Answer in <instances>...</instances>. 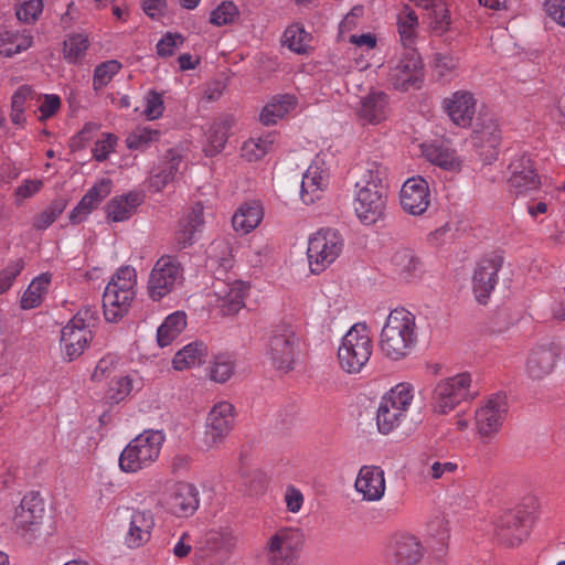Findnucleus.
I'll use <instances>...</instances> for the list:
<instances>
[{
	"mask_svg": "<svg viewBox=\"0 0 565 565\" xmlns=\"http://www.w3.org/2000/svg\"><path fill=\"white\" fill-rule=\"evenodd\" d=\"M164 436L158 430H146L134 438L121 451L119 467L125 472H137L154 462Z\"/></svg>",
	"mask_w": 565,
	"mask_h": 565,
	"instance_id": "3",
	"label": "nucleus"
},
{
	"mask_svg": "<svg viewBox=\"0 0 565 565\" xmlns=\"http://www.w3.org/2000/svg\"><path fill=\"white\" fill-rule=\"evenodd\" d=\"M238 14L237 7L232 1H223L211 12L210 22L215 25H225L234 20Z\"/></svg>",
	"mask_w": 565,
	"mask_h": 565,
	"instance_id": "51",
	"label": "nucleus"
},
{
	"mask_svg": "<svg viewBox=\"0 0 565 565\" xmlns=\"http://www.w3.org/2000/svg\"><path fill=\"white\" fill-rule=\"evenodd\" d=\"M132 383L128 376H119L111 381L108 396L115 402L124 399L131 391Z\"/></svg>",
	"mask_w": 565,
	"mask_h": 565,
	"instance_id": "60",
	"label": "nucleus"
},
{
	"mask_svg": "<svg viewBox=\"0 0 565 565\" xmlns=\"http://www.w3.org/2000/svg\"><path fill=\"white\" fill-rule=\"evenodd\" d=\"M43 10L42 0H22L17 10V18L20 21L32 23L34 22Z\"/></svg>",
	"mask_w": 565,
	"mask_h": 565,
	"instance_id": "53",
	"label": "nucleus"
},
{
	"mask_svg": "<svg viewBox=\"0 0 565 565\" xmlns=\"http://www.w3.org/2000/svg\"><path fill=\"white\" fill-rule=\"evenodd\" d=\"M417 24V15L413 10L407 11L405 17L398 20V32L404 45L413 42Z\"/></svg>",
	"mask_w": 565,
	"mask_h": 565,
	"instance_id": "55",
	"label": "nucleus"
},
{
	"mask_svg": "<svg viewBox=\"0 0 565 565\" xmlns=\"http://www.w3.org/2000/svg\"><path fill=\"white\" fill-rule=\"evenodd\" d=\"M97 207L94 202H92L90 196H83L78 204L73 209L70 213V221L73 224H78L83 222L86 216Z\"/></svg>",
	"mask_w": 565,
	"mask_h": 565,
	"instance_id": "61",
	"label": "nucleus"
},
{
	"mask_svg": "<svg viewBox=\"0 0 565 565\" xmlns=\"http://www.w3.org/2000/svg\"><path fill=\"white\" fill-rule=\"evenodd\" d=\"M471 376L460 373L440 381L433 393L434 411L439 414L451 412L458 404L470 396Z\"/></svg>",
	"mask_w": 565,
	"mask_h": 565,
	"instance_id": "9",
	"label": "nucleus"
},
{
	"mask_svg": "<svg viewBox=\"0 0 565 565\" xmlns=\"http://www.w3.org/2000/svg\"><path fill=\"white\" fill-rule=\"evenodd\" d=\"M307 35V32L299 24H292L286 29L282 43L291 51L300 54L306 52L305 39Z\"/></svg>",
	"mask_w": 565,
	"mask_h": 565,
	"instance_id": "48",
	"label": "nucleus"
},
{
	"mask_svg": "<svg viewBox=\"0 0 565 565\" xmlns=\"http://www.w3.org/2000/svg\"><path fill=\"white\" fill-rule=\"evenodd\" d=\"M183 280V267L173 256L163 255L154 264L148 279V295L159 301Z\"/></svg>",
	"mask_w": 565,
	"mask_h": 565,
	"instance_id": "7",
	"label": "nucleus"
},
{
	"mask_svg": "<svg viewBox=\"0 0 565 565\" xmlns=\"http://www.w3.org/2000/svg\"><path fill=\"white\" fill-rule=\"evenodd\" d=\"M559 356L558 348L553 343L537 344L529 352L525 372L532 380H543L550 375Z\"/></svg>",
	"mask_w": 565,
	"mask_h": 565,
	"instance_id": "18",
	"label": "nucleus"
},
{
	"mask_svg": "<svg viewBox=\"0 0 565 565\" xmlns=\"http://www.w3.org/2000/svg\"><path fill=\"white\" fill-rule=\"evenodd\" d=\"M423 79V63L419 53L412 47H405L397 63L391 68L390 81L394 88L406 92L419 88Z\"/></svg>",
	"mask_w": 565,
	"mask_h": 565,
	"instance_id": "13",
	"label": "nucleus"
},
{
	"mask_svg": "<svg viewBox=\"0 0 565 565\" xmlns=\"http://www.w3.org/2000/svg\"><path fill=\"white\" fill-rule=\"evenodd\" d=\"M507 412L504 395H495L484 406L476 411V425L481 436L488 437L499 431L503 414Z\"/></svg>",
	"mask_w": 565,
	"mask_h": 565,
	"instance_id": "20",
	"label": "nucleus"
},
{
	"mask_svg": "<svg viewBox=\"0 0 565 565\" xmlns=\"http://www.w3.org/2000/svg\"><path fill=\"white\" fill-rule=\"evenodd\" d=\"M386 168L377 161H367L355 183L354 211L365 225L375 224L385 215L388 191L384 181Z\"/></svg>",
	"mask_w": 565,
	"mask_h": 565,
	"instance_id": "1",
	"label": "nucleus"
},
{
	"mask_svg": "<svg viewBox=\"0 0 565 565\" xmlns=\"http://www.w3.org/2000/svg\"><path fill=\"white\" fill-rule=\"evenodd\" d=\"M24 268V262L22 258L14 259L8 264V266L0 270V295L8 291L15 278L20 275Z\"/></svg>",
	"mask_w": 565,
	"mask_h": 565,
	"instance_id": "50",
	"label": "nucleus"
},
{
	"mask_svg": "<svg viewBox=\"0 0 565 565\" xmlns=\"http://www.w3.org/2000/svg\"><path fill=\"white\" fill-rule=\"evenodd\" d=\"M232 125L233 118L225 117L215 120L213 125L210 127L207 138L211 147L213 148V151L218 152L224 148Z\"/></svg>",
	"mask_w": 565,
	"mask_h": 565,
	"instance_id": "42",
	"label": "nucleus"
},
{
	"mask_svg": "<svg viewBox=\"0 0 565 565\" xmlns=\"http://www.w3.org/2000/svg\"><path fill=\"white\" fill-rule=\"evenodd\" d=\"M186 327V316L184 312L177 311L166 318L158 328L157 341L160 347L169 345Z\"/></svg>",
	"mask_w": 565,
	"mask_h": 565,
	"instance_id": "35",
	"label": "nucleus"
},
{
	"mask_svg": "<svg viewBox=\"0 0 565 565\" xmlns=\"http://www.w3.org/2000/svg\"><path fill=\"white\" fill-rule=\"evenodd\" d=\"M136 291H116L115 287H106L103 295V309L108 322H117L127 315Z\"/></svg>",
	"mask_w": 565,
	"mask_h": 565,
	"instance_id": "27",
	"label": "nucleus"
},
{
	"mask_svg": "<svg viewBox=\"0 0 565 565\" xmlns=\"http://www.w3.org/2000/svg\"><path fill=\"white\" fill-rule=\"evenodd\" d=\"M425 554L422 542L413 534H394L386 544L385 557L390 565H418Z\"/></svg>",
	"mask_w": 565,
	"mask_h": 565,
	"instance_id": "14",
	"label": "nucleus"
},
{
	"mask_svg": "<svg viewBox=\"0 0 565 565\" xmlns=\"http://www.w3.org/2000/svg\"><path fill=\"white\" fill-rule=\"evenodd\" d=\"M297 98L290 94L274 96L263 108L259 120L262 124L269 126L275 125L286 114L295 108Z\"/></svg>",
	"mask_w": 565,
	"mask_h": 565,
	"instance_id": "30",
	"label": "nucleus"
},
{
	"mask_svg": "<svg viewBox=\"0 0 565 565\" xmlns=\"http://www.w3.org/2000/svg\"><path fill=\"white\" fill-rule=\"evenodd\" d=\"M511 175L509 184L519 194H527L541 188V177L537 174L533 160L522 154L515 158L509 166Z\"/></svg>",
	"mask_w": 565,
	"mask_h": 565,
	"instance_id": "16",
	"label": "nucleus"
},
{
	"mask_svg": "<svg viewBox=\"0 0 565 565\" xmlns=\"http://www.w3.org/2000/svg\"><path fill=\"white\" fill-rule=\"evenodd\" d=\"M66 206H67L66 199H64V198L54 199L50 203V205L38 215L35 222H34V227L38 230L47 228L64 212Z\"/></svg>",
	"mask_w": 565,
	"mask_h": 565,
	"instance_id": "43",
	"label": "nucleus"
},
{
	"mask_svg": "<svg viewBox=\"0 0 565 565\" xmlns=\"http://www.w3.org/2000/svg\"><path fill=\"white\" fill-rule=\"evenodd\" d=\"M164 110L162 95L156 90H150L146 96L145 116L150 119L159 118Z\"/></svg>",
	"mask_w": 565,
	"mask_h": 565,
	"instance_id": "56",
	"label": "nucleus"
},
{
	"mask_svg": "<svg viewBox=\"0 0 565 565\" xmlns=\"http://www.w3.org/2000/svg\"><path fill=\"white\" fill-rule=\"evenodd\" d=\"M412 399V387L407 383L397 384L383 396L376 413V425L381 434H390L401 425Z\"/></svg>",
	"mask_w": 565,
	"mask_h": 565,
	"instance_id": "5",
	"label": "nucleus"
},
{
	"mask_svg": "<svg viewBox=\"0 0 565 565\" xmlns=\"http://www.w3.org/2000/svg\"><path fill=\"white\" fill-rule=\"evenodd\" d=\"M275 141L276 134L274 132L257 139H249L243 145L242 156L248 161H257L273 150Z\"/></svg>",
	"mask_w": 565,
	"mask_h": 565,
	"instance_id": "40",
	"label": "nucleus"
},
{
	"mask_svg": "<svg viewBox=\"0 0 565 565\" xmlns=\"http://www.w3.org/2000/svg\"><path fill=\"white\" fill-rule=\"evenodd\" d=\"M110 191L111 181L109 179H102L86 192L85 196H90L92 202L98 206L110 194Z\"/></svg>",
	"mask_w": 565,
	"mask_h": 565,
	"instance_id": "63",
	"label": "nucleus"
},
{
	"mask_svg": "<svg viewBox=\"0 0 565 565\" xmlns=\"http://www.w3.org/2000/svg\"><path fill=\"white\" fill-rule=\"evenodd\" d=\"M45 516L44 501L38 492H30L23 497L15 513V523L19 527L39 532Z\"/></svg>",
	"mask_w": 565,
	"mask_h": 565,
	"instance_id": "21",
	"label": "nucleus"
},
{
	"mask_svg": "<svg viewBox=\"0 0 565 565\" xmlns=\"http://www.w3.org/2000/svg\"><path fill=\"white\" fill-rule=\"evenodd\" d=\"M303 544V534L298 529L282 527L271 535L264 555L268 565H292Z\"/></svg>",
	"mask_w": 565,
	"mask_h": 565,
	"instance_id": "8",
	"label": "nucleus"
},
{
	"mask_svg": "<svg viewBox=\"0 0 565 565\" xmlns=\"http://www.w3.org/2000/svg\"><path fill=\"white\" fill-rule=\"evenodd\" d=\"M196 488L188 482H178L164 497L163 507L179 518L192 515L199 507Z\"/></svg>",
	"mask_w": 565,
	"mask_h": 565,
	"instance_id": "17",
	"label": "nucleus"
},
{
	"mask_svg": "<svg viewBox=\"0 0 565 565\" xmlns=\"http://www.w3.org/2000/svg\"><path fill=\"white\" fill-rule=\"evenodd\" d=\"M203 205L195 203L188 216L180 222V228L174 236L175 249L181 250L193 244L194 234L204 225Z\"/></svg>",
	"mask_w": 565,
	"mask_h": 565,
	"instance_id": "28",
	"label": "nucleus"
},
{
	"mask_svg": "<svg viewBox=\"0 0 565 565\" xmlns=\"http://www.w3.org/2000/svg\"><path fill=\"white\" fill-rule=\"evenodd\" d=\"M210 543L214 550L230 554L236 548L238 537L232 531H224L214 533Z\"/></svg>",
	"mask_w": 565,
	"mask_h": 565,
	"instance_id": "52",
	"label": "nucleus"
},
{
	"mask_svg": "<svg viewBox=\"0 0 565 565\" xmlns=\"http://www.w3.org/2000/svg\"><path fill=\"white\" fill-rule=\"evenodd\" d=\"M355 489L366 501H379L385 493L384 471L379 466L361 467L356 480Z\"/></svg>",
	"mask_w": 565,
	"mask_h": 565,
	"instance_id": "22",
	"label": "nucleus"
},
{
	"mask_svg": "<svg viewBox=\"0 0 565 565\" xmlns=\"http://www.w3.org/2000/svg\"><path fill=\"white\" fill-rule=\"evenodd\" d=\"M533 519V513L524 507L505 511L497 522L498 540L509 547L519 545L527 536V527Z\"/></svg>",
	"mask_w": 565,
	"mask_h": 565,
	"instance_id": "11",
	"label": "nucleus"
},
{
	"mask_svg": "<svg viewBox=\"0 0 565 565\" xmlns=\"http://www.w3.org/2000/svg\"><path fill=\"white\" fill-rule=\"evenodd\" d=\"M391 263L394 274L401 279H409L420 266L418 257L408 248L396 250L392 256Z\"/></svg>",
	"mask_w": 565,
	"mask_h": 565,
	"instance_id": "38",
	"label": "nucleus"
},
{
	"mask_svg": "<svg viewBox=\"0 0 565 565\" xmlns=\"http://www.w3.org/2000/svg\"><path fill=\"white\" fill-rule=\"evenodd\" d=\"M372 340L367 327L356 323L344 334L338 349V360L347 373H359L372 354Z\"/></svg>",
	"mask_w": 565,
	"mask_h": 565,
	"instance_id": "4",
	"label": "nucleus"
},
{
	"mask_svg": "<svg viewBox=\"0 0 565 565\" xmlns=\"http://www.w3.org/2000/svg\"><path fill=\"white\" fill-rule=\"evenodd\" d=\"M390 114L388 96L384 92L371 90L360 100V107L356 110L358 117L372 125H377L385 120Z\"/></svg>",
	"mask_w": 565,
	"mask_h": 565,
	"instance_id": "24",
	"label": "nucleus"
},
{
	"mask_svg": "<svg viewBox=\"0 0 565 565\" xmlns=\"http://www.w3.org/2000/svg\"><path fill=\"white\" fill-rule=\"evenodd\" d=\"M248 286L242 281H234L232 285H224L215 291L216 296L223 300L222 312L224 315H235L244 306V299L247 294Z\"/></svg>",
	"mask_w": 565,
	"mask_h": 565,
	"instance_id": "31",
	"label": "nucleus"
},
{
	"mask_svg": "<svg viewBox=\"0 0 565 565\" xmlns=\"http://www.w3.org/2000/svg\"><path fill=\"white\" fill-rule=\"evenodd\" d=\"M433 28L440 33L446 32L450 25V12L443 3H433Z\"/></svg>",
	"mask_w": 565,
	"mask_h": 565,
	"instance_id": "59",
	"label": "nucleus"
},
{
	"mask_svg": "<svg viewBox=\"0 0 565 565\" xmlns=\"http://www.w3.org/2000/svg\"><path fill=\"white\" fill-rule=\"evenodd\" d=\"M32 44L31 38L21 36L18 33L4 31L0 33V54L11 57L28 50Z\"/></svg>",
	"mask_w": 565,
	"mask_h": 565,
	"instance_id": "41",
	"label": "nucleus"
},
{
	"mask_svg": "<svg viewBox=\"0 0 565 565\" xmlns=\"http://www.w3.org/2000/svg\"><path fill=\"white\" fill-rule=\"evenodd\" d=\"M473 139L476 145L481 148H489L491 158L498 156V146L500 145L501 136L498 124L492 115L479 114L477 122L473 128Z\"/></svg>",
	"mask_w": 565,
	"mask_h": 565,
	"instance_id": "26",
	"label": "nucleus"
},
{
	"mask_svg": "<svg viewBox=\"0 0 565 565\" xmlns=\"http://www.w3.org/2000/svg\"><path fill=\"white\" fill-rule=\"evenodd\" d=\"M543 7L548 17L565 26V0H543Z\"/></svg>",
	"mask_w": 565,
	"mask_h": 565,
	"instance_id": "62",
	"label": "nucleus"
},
{
	"mask_svg": "<svg viewBox=\"0 0 565 565\" xmlns=\"http://www.w3.org/2000/svg\"><path fill=\"white\" fill-rule=\"evenodd\" d=\"M445 109L450 119L459 127H469L476 114V99L469 92H456L445 99Z\"/></svg>",
	"mask_w": 565,
	"mask_h": 565,
	"instance_id": "23",
	"label": "nucleus"
},
{
	"mask_svg": "<svg viewBox=\"0 0 565 565\" xmlns=\"http://www.w3.org/2000/svg\"><path fill=\"white\" fill-rule=\"evenodd\" d=\"M158 136L157 130L139 129L127 137L126 143L129 149H143Z\"/></svg>",
	"mask_w": 565,
	"mask_h": 565,
	"instance_id": "57",
	"label": "nucleus"
},
{
	"mask_svg": "<svg viewBox=\"0 0 565 565\" xmlns=\"http://www.w3.org/2000/svg\"><path fill=\"white\" fill-rule=\"evenodd\" d=\"M234 373V363L228 356L220 355L215 358V361L211 367V380L224 383Z\"/></svg>",
	"mask_w": 565,
	"mask_h": 565,
	"instance_id": "49",
	"label": "nucleus"
},
{
	"mask_svg": "<svg viewBox=\"0 0 565 565\" xmlns=\"http://www.w3.org/2000/svg\"><path fill=\"white\" fill-rule=\"evenodd\" d=\"M326 185V180L318 167H309L302 177L300 196L303 203L312 204Z\"/></svg>",
	"mask_w": 565,
	"mask_h": 565,
	"instance_id": "39",
	"label": "nucleus"
},
{
	"mask_svg": "<svg viewBox=\"0 0 565 565\" xmlns=\"http://www.w3.org/2000/svg\"><path fill=\"white\" fill-rule=\"evenodd\" d=\"M425 157L431 163L445 170H458L460 160L456 151L443 145H428L423 150Z\"/></svg>",
	"mask_w": 565,
	"mask_h": 565,
	"instance_id": "37",
	"label": "nucleus"
},
{
	"mask_svg": "<svg viewBox=\"0 0 565 565\" xmlns=\"http://www.w3.org/2000/svg\"><path fill=\"white\" fill-rule=\"evenodd\" d=\"M436 526L437 533L430 535L428 544L434 556L440 561L447 554L449 529L444 521H438Z\"/></svg>",
	"mask_w": 565,
	"mask_h": 565,
	"instance_id": "46",
	"label": "nucleus"
},
{
	"mask_svg": "<svg viewBox=\"0 0 565 565\" xmlns=\"http://www.w3.org/2000/svg\"><path fill=\"white\" fill-rule=\"evenodd\" d=\"M503 263L504 257L498 252L486 255L477 263L472 275V292L479 303H487L498 284Z\"/></svg>",
	"mask_w": 565,
	"mask_h": 565,
	"instance_id": "10",
	"label": "nucleus"
},
{
	"mask_svg": "<svg viewBox=\"0 0 565 565\" xmlns=\"http://www.w3.org/2000/svg\"><path fill=\"white\" fill-rule=\"evenodd\" d=\"M234 426V406L220 402L211 409L205 428V444L214 447L223 441Z\"/></svg>",
	"mask_w": 565,
	"mask_h": 565,
	"instance_id": "15",
	"label": "nucleus"
},
{
	"mask_svg": "<svg viewBox=\"0 0 565 565\" xmlns=\"http://www.w3.org/2000/svg\"><path fill=\"white\" fill-rule=\"evenodd\" d=\"M343 238L337 230L326 228L315 233L308 243L307 256L310 271L322 273L341 254Z\"/></svg>",
	"mask_w": 565,
	"mask_h": 565,
	"instance_id": "6",
	"label": "nucleus"
},
{
	"mask_svg": "<svg viewBox=\"0 0 565 565\" xmlns=\"http://www.w3.org/2000/svg\"><path fill=\"white\" fill-rule=\"evenodd\" d=\"M116 369V361L111 356L103 358L98 361L93 374V381H103L106 377H109L111 373Z\"/></svg>",
	"mask_w": 565,
	"mask_h": 565,
	"instance_id": "64",
	"label": "nucleus"
},
{
	"mask_svg": "<svg viewBox=\"0 0 565 565\" xmlns=\"http://www.w3.org/2000/svg\"><path fill=\"white\" fill-rule=\"evenodd\" d=\"M298 345L296 332L290 324H279L274 330L268 344V354L277 370L288 372L294 369Z\"/></svg>",
	"mask_w": 565,
	"mask_h": 565,
	"instance_id": "12",
	"label": "nucleus"
},
{
	"mask_svg": "<svg viewBox=\"0 0 565 565\" xmlns=\"http://www.w3.org/2000/svg\"><path fill=\"white\" fill-rule=\"evenodd\" d=\"M207 358V347L203 342H193L185 345L175 353L172 364L175 370L183 371L194 366H199L205 362Z\"/></svg>",
	"mask_w": 565,
	"mask_h": 565,
	"instance_id": "33",
	"label": "nucleus"
},
{
	"mask_svg": "<svg viewBox=\"0 0 565 565\" xmlns=\"http://www.w3.org/2000/svg\"><path fill=\"white\" fill-rule=\"evenodd\" d=\"M121 68V64L116 60H109L99 64L94 71L93 86L95 90L102 89L106 86L114 75Z\"/></svg>",
	"mask_w": 565,
	"mask_h": 565,
	"instance_id": "45",
	"label": "nucleus"
},
{
	"mask_svg": "<svg viewBox=\"0 0 565 565\" xmlns=\"http://www.w3.org/2000/svg\"><path fill=\"white\" fill-rule=\"evenodd\" d=\"M50 282L49 274H42L34 278L21 297V309L30 310L39 307L43 301V295L47 292Z\"/></svg>",
	"mask_w": 565,
	"mask_h": 565,
	"instance_id": "36",
	"label": "nucleus"
},
{
	"mask_svg": "<svg viewBox=\"0 0 565 565\" xmlns=\"http://www.w3.org/2000/svg\"><path fill=\"white\" fill-rule=\"evenodd\" d=\"M263 209L257 202L242 205L233 215L232 224L235 231L247 234L260 223Z\"/></svg>",
	"mask_w": 565,
	"mask_h": 565,
	"instance_id": "34",
	"label": "nucleus"
},
{
	"mask_svg": "<svg viewBox=\"0 0 565 565\" xmlns=\"http://www.w3.org/2000/svg\"><path fill=\"white\" fill-rule=\"evenodd\" d=\"M89 46V42L87 36H84L83 34H74L68 36L64 41V57L70 63H76L78 60H81L87 49Z\"/></svg>",
	"mask_w": 565,
	"mask_h": 565,
	"instance_id": "44",
	"label": "nucleus"
},
{
	"mask_svg": "<svg viewBox=\"0 0 565 565\" xmlns=\"http://www.w3.org/2000/svg\"><path fill=\"white\" fill-rule=\"evenodd\" d=\"M427 181L422 177L407 179L401 189V205L413 215H422L430 203Z\"/></svg>",
	"mask_w": 565,
	"mask_h": 565,
	"instance_id": "19",
	"label": "nucleus"
},
{
	"mask_svg": "<svg viewBox=\"0 0 565 565\" xmlns=\"http://www.w3.org/2000/svg\"><path fill=\"white\" fill-rule=\"evenodd\" d=\"M92 339L93 334L89 328L70 321L61 331V343L68 361L78 358Z\"/></svg>",
	"mask_w": 565,
	"mask_h": 565,
	"instance_id": "25",
	"label": "nucleus"
},
{
	"mask_svg": "<svg viewBox=\"0 0 565 565\" xmlns=\"http://www.w3.org/2000/svg\"><path fill=\"white\" fill-rule=\"evenodd\" d=\"M154 519L150 511H135L130 519L126 543L129 547H139L150 540Z\"/></svg>",
	"mask_w": 565,
	"mask_h": 565,
	"instance_id": "29",
	"label": "nucleus"
},
{
	"mask_svg": "<svg viewBox=\"0 0 565 565\" xmlns=\"http://www.w3.org/2000/svg\"><path fill=\"white\" fill-rule=\"evenodd\" d=\"M136 284V270L132 267L125 266L117 270L106 287L114 286L116 291H135Z\"/></svg>",
	"mask_w": 565,
	"mask_h": 565,
	"instance_id": "47",
	"label": "nucleus"
},
{
	"mask_svg": "<svg viewBox=\"0 0 565 565\" xmlns=\"http://www.w3.org/2000/svg\"><path fill=\"white\" fill-rule=\"evenodd\" d=\"M104 139L98 140L93 149V157L97 161H104L115 150L118 138L113 134H104Z\"/></svg>",
	"mask_w": 565,
	"mask_h": 565,
	"instance_id": "58",
	"label": "nucleus"
},
{
	"mask_svg": "<svg viewBox=\"0 0 565 565\" xmlns=\"http://www.w3.org/2000/svg\"><path fill=\"white\" fill-rule=\"evenodd\" d=\"M184 40V36L180 33H166L163 38L157 43L158 55L164 58L172 56L175 49L183 44Z\"/></svg>",
	"mask_w": 565,
	"mask_h": 565,
	"instance_id": "54",
	"label": "nucleus"
},
{
	"mask_svg": "<svg viewBox=\"0 0 565 565\" xmlns=\"http://www.w3.org/2000/svg\"><path fill=\"white\" fill-rule=\"evenodd\" d=\"M141 203L138 193H128L127 195L116 196L106 205L107 218L111 222H124L128 220Z\"/></svg>",
	"mask_w": 565,
	"mask_h": 565,
	"instance_id": "32",
	"label": "nucleus"
},
{
	"mask_svg": "<svg viewBox=\"0 0 565 565\" xmlns=\"http://www.w3.org/2000/svg\"><path fill=\"white\" fill-rule=\"evenodd\" d=\"M417 342L415 316L404 309H393L382 328L379 348L384 356L399 361L408 356Z\"/></svg>",
	"mask_w": 565,
	"mask_h": 565,
	"instance_id": "2",
	"label": "nucleus"
}]
</instances>
